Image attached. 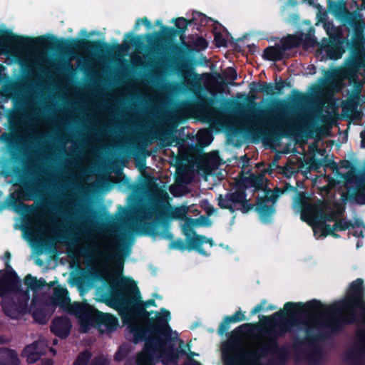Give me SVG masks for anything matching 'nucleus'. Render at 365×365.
<instances>
[{
  "instance_id": "obj_1",
  "label": "nucleus",
  "mask_w": 365,
  "mask_h": 365,
  "mask_svg": "<svg viewBox=\"0 0 365 365\" xmlns=\"http://www.w3.org/2000/svg\"><path fill=\"white\" fill-rule=\"evenodd\" d=\"M162 311L163 315L158 316L157 319H149L145 327L136 323L128 326L134 344L145 341L143 351L136 356L138 365H153L155 356L160 358L164 364L176 365L180 356L186 354L185 349L175 348L173 330L168 324L170 312L166 309Z\"/></svg>"
},
{
  "instance_id": "obj_2",
  "label": "nucleus",
  "mask_w": 365,
  "mask_h": 365,
  "mask_svg": "<svg viewBox=\"0 0 365 365\" xmlns=\"http://www.w3.org/2000/svg\"><path fill=\"white\" fill-rule=\"evenodd\" d=\"M10 47L19 51L49 47L67 53L74 51H86L99 55L110 54L113 50L109 43L101 40L58 38L51 34L29 37L15 34L8 29H0V53H5Z\"/></svg>"
},
{
  "instance_id": "obj_3",
  "label": "nucleus",
  "mask_w": 365,
  "mask_h": 365,
  "mask_svg": "<svg viewBox=\"0 0 365 365\" xmlns=\"http://www.w3.org/2000/svg\"><path fill=\"white\" fill-rule=\"evenodd\" d=\"M324 309L326 317L323 324L330 328L331 334L341 332L345 326L359 322L356 309L365 317V287L364 280L357 278L349 287L345 297L336 302L319 309Z\"/></svg>"
},
{
  "instance_id": "obj_4",
  "label": "nucleus",
  "mask_w": 365,
  "mask_h": 365,
  "mask_svg": "<svg viewBox=\"0 0 365 365\" xmlns=\"http://www.w3.org/2000/svg\"><path fill=\"white\" fill-rule=\"evenodd\" d=\"M322 307L321 301L315 299L306 303L288 302L284 305V311L279 310L272 316H259L260 320L267 324V328L260 329L267 338L263 346H269L272 343L279 344V339L291 331L292 327L304 324L302 319L308 313L318 312Z\"/></svg>"
},
{
  "instance_id": "obj_5",
  "label": "nucleus",
  "mask_w": 365,
  "mask_h": 365,
  "mask_svg": "<svg viewBox=\"0 0 365 365\" xmlns=\"http://www.w3.org/2000/svg\"><path fill=\"white\" fill-rule=\"evenodd\" d=\"M253 106L249 107L247 112L254 117H260L261 115L267 117L268 120L266 125L269 128V132L262 131L260 130H253L251 132L254 135L260 134L264 138L272 139H279L284 137L295 135L298 130V126L291 122H284L282 120V114L288 109V104L284 101L279 102V106L277 107L276 110L279 111L280 115H276L273 110H264L255 107V103L252 102Z\"/></svg>"
},
{
  "instance_id": "obj_6",
  "label": "nucleus",
  "mask_w": 365,
  "mask_h": 365,
  "mask_svg": "<svg viewBox=\"0 0 365 365\" xmlns=\"http://www.w3.org/2000/svg\"><path fill=\"white\" fill-rule=\"evenodd\" d=\"M325 317L326 315L324 313H322L315 320V324L319 327L325 329V330L319 328L317 329L318 331L317 334H314L312 332V327L309 326L307 322L302 320L304 324H300L299 325L302 324L305 326L304 331L306 334V337L304 339L299 338L293 339L292 345L294 349L295 350H298L304 344H307L309 346V350L304 354V358L305 361H307L310 364H315L322 356V348L319 345V343L331 339L339 333L335 332L331 334L330 328L324 325L322 322Z\"/></svg>"
},
{
  "instance_id": "obj_7",
  "label": "nucleus",
  "mask_w": 365,
  "mask_h": 365,
  "mask_svg": "<svg viewBox=\"0 0 365 365\" xmlns=\"http://www.w3.org/2000/svg\"><path fill=\"white\" fill-rule=\"evenodd\" d=\"M71 312L78 319L81 329L86 332L91 327H104L108 331H114L118 326V319L111 314L103 313L88 303L74 302Z\"/></svg>"
},
{
  "instance_id": "obj_8",
  "label": "nucleus",
  "mask_w": 365,
  "mask_h": 365,
  "mask_svg": "<svg viewBox=\"0 0 365 365\" xmlns=\"http://www.w3.org/2000/svg\"><path fill=\"white\" fill-rule=\"evenodd\" d=\"M351 38L346 36V47L349 51V54L345 59L344 66L339 70V75L345 79L346 74L351 64V60L354 59L356 52L364 39L365 34V21L363 15L358 11H354L349 14V18L344 23Z\"/></svg>"
},
{
  "instance_id": "obj_9",
  "label": "nucleus",
  "mask_w": 365,
  "mask_h": 365,
  "mask_svg": "<svg viewBox=\"0 0 365 365\" xmlns=\"http://www.w3.org/2000/svg\"><path fill=\"white\" fill-rule=\"evenodd\" d=\"M117 285L125 291L124 294H120L123 300L126 304L133 307V310L138 317L147 319V322L144 325L139 324L140 326L145 327L149 319H157L158 316L163 315V312L162 311L163 308H162L160 309V313L156 314L155 318L150 317V314L153 313V312H148L146 310V308L138 305L140 299H141V295L135 282L132 278H125L122 277L117 282Z\"/></svg>"
},
{
  "instance_id": "obj_10",
  "label": "nucleus",
  "mask_w": 365,
  "mask_h": 365,
  "mask_svg": "<svg viewBox=\"0 0 365 365\" xmlns=\"http://www.w3.org/2000/svg\"><path fill=\"white\" fill-rule=\"evenodd\" d=\"M195 19H187L184 17L175 18L173 20L176 29L169 27L167 26H162L161 32H153L152 34H146V38L149 45L154 49V51L159 48L160 45L163 42H171L173 38L179 35L180 37L181 43L185 39L184 34L188 26L192 25Z\"/></svg>"
},
{
  "instance_id": "obj_11",
  "label": "nucleus",
  "mask_w": 365,
  "mask_h": 365,
  "mask_svg": "<svg viewBox=\"0 0 365 365\" xmlns=\"http://www.w3.org/2000/svg\"><path fill=\"white\" fill-rule=\"evenodd\" d=\"M11 293H15L18 296L16 299L11 297L2 299L1 306L5 314L11 318L16 319L19 315L29 312V291L22 289L21 281L19 288L11 290Z\"/></svg>"
},
{
  "instance_id": "obj_12",
  "label": "nucleus",
  "mask_w": 365,
  "mask_h": 365,
  "mask_svg": "<svg viewBox=\"0 0 365 365\" xmlns=\"http://www.w3.org/2000/svg\"><path fill=\"white\" fill-rule=\"evenodd\" d=\"M187 212L188 207L186 205L175 207L169 215L163 210L156 209L153 212L155 217L154 220L146 224L145 230L150 235L156 236L158 235V228L160 226L165 225L168 218L184 220V224H186L188 218H192L187 216Z\"/></svg>"
},
{
  "instance_id": "obj_13",
  "label": "nucleus",
  "mask_w": 365,
  "mask_h": 365,
  "mask_svg": "<svg viewBox=\"0 0 365 365\" xmlns=\"http://www.w3.org/2000/svg\"><path fill=\"white\" fill-rule=\"evenodd\" d=\"M325 203L323 200H317L314 203H304L301 207V220L307 222L309 217L314 219L318 223H327V222H334L338 220L337 214L334 210L329 212L324 211Z\"/></svg>"
},
{
  "instance_id": "obj_14",
  "label": "nucleus",
  "mask_w": 365,
  "mask_h": 365,
  "mask_svg": "<svg viewBox=\"0 0 365 365\" xmlns=\"http://www.w3.org/2000/svg\"><path fill=\"white\" fill-rule=\"evenodd\" d=\"M16 115L17 113L14 110H7L10 132H4L0 135V140L6 143L10 158L14 162H19L22 158L19 138L16 133L12 132Z\"/></svg>"
},
{
  "instance_id": "obj_15",
  "label": "nucleus",
  "mask_w": 365,
  "mask_h": 365,
  "mask_svg": "<svg viewBox=\"0 0 365 365\" xmlns=\"http://www.w3.org/2000/svg\"><path fill=\"white\" fill-rule=\"evenodd\" d=\"M116 252L112 255H108L106 252L99 250L96 245L84 248L81 250V255L84 257H92L98 259L113 260L117 267L123 270L124 264V257L129 255L130 250L128 246L123 244L117 245L115 243Z\"/></svg>"
},
{
  "instance_id": "obj_16",
  "label": "nucleus",
  "mask_w": 365,
  "mask_h": 365,
  "mask_svg": "<svg viewBox=\"0 0 365 365\" xmlns=\"http://www.w3.org/2000/svg\"><path fill=\"white\" fill-rule=\"evenodd\" d=\"M188 74L195 80L196 79L197 81L187 82V84L190 85L192 87H196L197 89L195 90L194 88H189V90L194 93L195 100L191 102L185 103L186 106L190 108L200 110H206L210 108L213 103V99L205 94L201 93L202 87L199 83V75L197 73L193 72L192 69L188 71Z\"/></svg>"
},
{
  "instance_id": "obj_17",
  "label": "nucleus",
  "mask_w": 365,
  "mask_h": 365,
  "mask_svg": "<svg viewBox=\"0 0 365 365\" xmlns=\"http://www.w3.org/2000/svg\"><path fill=\"white\" fill-rule=\"evenodd\" d=\"M193 47L182 40V46L173 43L170 48L173 53L174 58L177 60L185 56L187 52H199L205 50L208 46L207 40L202 36H198L192 43Z\"/></svg>"
},
{
  "instance_id": "obj_18",
  "label": "nucleus",
  "mask_w": 365,
  "mask_h": 365,
  "mask_svg": "<svg viewBox=\"0 0 365 365\" xmlns=\"http://www.w3.org/2000/svg\"><path fill=\"white\" fill-rule=\"evenodd\" d=\"M346 48L345 41L328 40L327 38H324L322 40L319 47L320 51L324 53L326 57L331 60L341 58Z\"/></svg>"
},
{
  "instance_id": "obj_19",
  "label": "nucleus",
  "mask_w": 365,
  "mask_h": 365,
  "mask_svg": "<svg viewBox=\"0 0 365 365\" xmlns=\"http://www.w3.org/2000/svg\"><path fill=\"white\" fill-rule=\"evenodd\" d=\"M363 68L365 76V34L364 39L358 48L356 55L346 74L345 79L354 81L358 78L360 69Z\"/></svg>"
},
{
  "instance_id": "obj_20",
  "label": "nucleus",
  "mask_w": 365,
  "mask_h": 365,
  "mask_svg": "<svg viewBox=\"0 0 365 365\" xmlns=\"http://www.w3.org/2000/svg\"><path fill=\"white\" fill-rule=\"evenodd\" d=\"M71 328V322L66 316L54 317L50 325L51 332L61 339H65L69 336Z\"/></svg>"
},
{
  "instance_id": "obj_21",
  "label": "nucleus",
  "mask_w": 365,
  "mask_h": 365,
  "mask_svg": "<svg viewBox=\"0 0 365 365\" xmlns=\"http://www.w3.org/2000/svg\"><path fill=\"white\" fill-rule=\"evenodd\" d=\"M48 304L53 307H59L61 309H66L70 314H73V313L71 312V307L73 304H71L68 291L66 288L61 285H58L54 288L52 297L49 299Z\"/></svg>"
},
{
  "instance_id": "obj_22",
  "label": "nucleus",
  "mask_w": 365,
  "mask_h": 365,
  "mask_svg": "<svg viewBox=\"0 0 365 365\" xmlns=\"http://www.w3.org/2000/svg\"><path fill=\"white\" fill-rule=\"evenodd\" d=\"M19 285L20 279L15 271L4 272L0 282V297L7 298L6 295L11 294V290L19 289Z\"/></svg>"
},
{
  "instance_id": "obj_23",
  "label": "nucleus",
  "mask_w": 365,
  "mask_h": 365,
  "mask_svg": "<svg viewBox=\"0 0 365 365\" xmlns=\"http://www.w3.org/2000/svg\"><path fill=\"white\" fill-rule=\"evenodd\" d=\"M259 358L269 354L276 355L279 362L284 364L290 356L288 348L285 346H279V344L272 343L269 346H262L257 349Z\"/></svg>"
},
{
  "instance_id": "obj_24",
  "label": "nucleus",
  "mask_w": 365,
  "mask_h": 365,
  "mask_svg": "<svg viewBox=\"0 0 365 365\" xmlns=\"http://www.w3.org/2000/svg\"><path fill=\"white\" fill-rule=\"evenodd\" d=\"M269 198L267 196L257 197L256 198V204L255 210L259 214L260 220L263 223L271 222L272 215L275 213L276 210L274 204L267 205Z\"/></svg>"
},
{
  "instance_id": "obj_25",
  "label": "nucleus",
  "mask_w": 365,
  "mask_h": 365,
  "mask_svg": "<svg viewBox=\"0 0 365 365\" xmlns=\"http://www.w3.org/2000/svg\"><path fill=\"white\" fill-rule=\"evenodd\" d=\"M327 8L329 11L335 17L341 19L342 23L349 18V14L353 13L347 9L344 0H328Z\"/></svg>"
},
{
  "instance_id": "obj_26",
  "label": "nucleus",
  "mask_w": 365,
  "mask_h": 365,
  "mask_svg": "<svg viewBox=\"0 0 365 365\" xmlns=\"http://www.w3.org/2000/svg\"><path fill=\"white\" fill-rule=\"evenodd\" d=\"M47 304H49L47 303ZM46 304L42 302L37 303L36 299L34 298L31 304L29 307V313L31 314L34 320L41 324H44L46 322Z\"/></svg>"
},
{
  "instance_id": "obj_27",
  "label": "nucleus",
  "mask_w": 365,
  "mask_h": 365,
  "mask_svg": "<svg viewBox=\"0 0 365 365\" xmlns=\"http://www.w3.org/2000/svg\"><path fill=\"white\" fill-rule=\"evenodd\" d=\"M205 243H208L211 247L215 245L212 238H207L205 235L195 233L192 239L190 240V248H194V250H196L201 255L207 257L209 254L202 247Z\"/></svg>"
},
{
  "instance_id": "obj_28",
  "label": "nucleus",
  "mask_w": 365,
  "mask_h": 365,
  "mask_svg": "<svg viewBox=\"0 0 365 365\" xmlns=\"http://www.w3.org/2000/svg\"><path fill=\"white\" fill-rule=\"evenodd\" d=\"M211 221L208 217L201 215L199 218H188L186 224L182 225V232L185 235H189V234L195 235L194 227L197 226H210Z\"/></svg>"
},
{
  "instance_id": "obj_29",
  "label": "nucleus",
  "mask_w": 365,
  "mask_h": 365,
  "mask_svg": "<svg viewBox=\"0 0 365 365\" xmlns=\"http://www.w3.org/2000/svg\"><path fill=\"white\" fill-rule=\"evenodd\" d=\"M285 52V49L282 46H269L264 48L262 57L270 61H279L284 58Z\"/></svg>"
},
{
  "instance_id": "obj_30",
  "label": "nucleus",
  "mask_w": 365,
  "mask_h": 365,
  "mask_svg": "<svg viewBox=\"0 0 365 365\" xmlns=\"http://www.w3.org/2000/svg\"><path fill=\"white\" fill-rule=\"evenodd\" d=\"M240 175L241 179L238 184L240 187L243 188H247L248 187H255V189H260L262 186L263 175H255L250 174V176H244L243 172L242 171Z\"/></svg>"
},
{
  "instance_id": "obj_31",
  "label": "nucleus",
  "mask_w": 365,
  "mask_h": 365,
  "mask_svg": "<svg viewBox=\"0 0 365 365\" xmlns=\"http://www.w3.org/2000/svg\"><path fill=\"white\" fill-rule=\"evenodd\" d=\"M0 365H20L16 351L6 347L0 348Z\"/></svg>"
},
{
  "instance_id": "obj_32",
  "label": "nucleus",
  "mask_w": 365,
  "mask_h": 365,
  "mask_svg": "<svg viewBox=\"0 0 365 365\" xmlns=\"http://www.w3.org/2000/svg\"><path fill=\"white\" fill-rule=\"evenodd\" d=\"M358 336L361 340V345L356 350L351 352L349 356L353 359L355 365H365L361 359V354L365 353V330L359 332Z\"/></svg>"
},
{
  "instance_id": "obj_33",
  "label": "nucleus",
  "mask_w": 365,
  "mask_h": 365,
  "mask_svg": "<svg viewBox=\"0 0 365 365\" xmlns=\"http://www.w3.org/2000/svg\"><path fill=\"white\" fill-rule=\"evenodd\" d=\"M250 91L251 92H259L269 96L275 95L274 84L272 83L262 81L252 82L250 83Z\"/></svg>"
},
{
  "instance_id": "obj_34",
  "label": "nucleus",
  "mask_w": 365,
  "mask_h": 365,
  "mask_svg": "<svg viewBox=\"0 0 365 365\" xmlns=\"http://www.w3.org/2000/svg\"><path fill=\"white\" fill-rule=\"evenodd\" d=\"M24 282L29 289L34 292L43 288L46 285V282L45 279L42 278L38 279L36 277H33L31 274H28L25 277Z\"/></svg>"
},
{
  "instance_id": "obj_35",
  "label": "nucleus",
  "mask_w": 365,
  "mask_h": 365,
  "mask_svg": "<svg viewBox=\"0 0 365 365\" xmlns=\"http://www.w3.org/2000/svg\"><path fill=\"white\" fill-rule=\"evenodd\" d=\"M303 41L304 38L302 35H288L285 38L282 40V46L286 51L289 49L299 47Z\"/></svg>"
},
{
  "instance_id": "obj_36",
  "label": "nucleus",
  "mask_w": 365,
  "mask_h": 365,
  "mask_svg": "<svg viewBox=\"0 0 365 365\" xmlns=\"http://www.w3.org/2000/svg\"><path fill=\"white\" fill-rule=\"evenodd\" d=\"M242 321V318H238L234 314L231 316H225L217 329L218 334L222 336L225 333H227L230 329V324L231 323H237Z\"/></svg>"
},
{
  "instance_id": "obj_37",
  "label": "nucleus",
  "mask_w": 365,
  "mask_h": 365,
  "mask_svg": "<svg viewBox=\"0 0 365 365\" xmlns=\"http://www.w3.org/2000/svg\"><path fill=\"white\" fill-rule=\"evenodd\" d=\"M325 26L327 34L329 36L328 40H344L346 41V37L343 36L342 31L340 28L334 26L332 23H329L326 24Z\"/></svg>"
},
{
  "instance_id": "obj_38",
  "label": "nucleus",
  "mask_w": 365,
  "mask_h": 365,
  "mask_svg": "<svg viewBox=\"0 0 365 365\" xmlns=\"http://www.w3.org/2000/svg\"><path fill=\"white\" fill-rule=\"evenodd\" d=\"M363 222L360 220H356L354 223L351 221L347 220L344 218L338 219L334 225L335 231H345L349 228H354L355 226L360 227Z\"/></svg>"
},
{
  "instance_id": "obj_39",
  "label": "nucleus",
  "mask_w": 365,
  "mask_h": 365,
  "mask_svg": "<svg viewBox=\"0 0 365 365\" xmlns=\"http://www.w3.org/2000/svg\"><path fill=\"white\" fill-rule=\"evenodd\" d=\"M193 234H189V235H185L186 237L187 244L182 239L179 238L176 240L172 241L170 244V247L171 249L178 250L180 251L187 250H193L194 248H190V240L192 239Z\"/></svg>"
},
{
  "instance_id": "obj_40",
  "label": "nucleus",
  "mask_w": 365,
  "mask_h": 365,
  "mask_svg": "<svg viewBox=\"0 0 365 365\" xmlns=\"http://www.w3.org/2000/svg\"><path fill=\"white\" fill-rule=\"evenodd\" d=\"M227 197H230V201H231L232 204H240L247 197V193L245 188L239 186L235 192H227Z\"/></svg>"
},
{
  "instance_id": "obj_41",
  "label": "nucleus",
  "mask_w": 365,
  "mask_h": 365,
  "mask_svg": "<svg viewBox=\"0 0 365 365\" xmlns=\"http://www.w3.org/2000/svg\"><path fill=\"white\" fill-rule=\"evenodd\" d=\"M26 350L29 352L27 356V361L29 363H35L43 354L42 351L38 350L36 342L34 343L32 346H26Z\"/></svg>"
},
{
  "instance_id": "obj_42",
  "label": "nucleus",
  "mask_w": 365,
  "mask_h": 365,
  "mask_svg": "<svg viewBox=\"0 0 365 365\" xmlns=\"http://www.w3.org/2000/svg\"><path fill=\"white\" fill-rule=\"evenodd\" d=\"M91 358L92 354L90 351H82L77 355L72 365H89Z\"/></svg>"
},
{
  "instance_id": "obj_43",
  "label": "nucleus",
  "mask_w": 365,
  "mask_h": 365,
  "mask_svg": "<svg viewBox=\"0 0 365 365\" xmlns=\"http://www.w3.org/2000/svg\"><path fill=\"white\" fill-rule=\"evenodd\" d=\"M218 206L221 209H227L231 213H234L236 210L235 207L232 205V202L230 201V197H227V193L225 195H220L217 197Z\"/></svg>"
},
{
  "instance_id": "obj_44",
  "label": "nucleus",
  "mask_w": 365,
  "mask_h": 365,
  "mask_svg": "<svg viewBox=\"0 0 365 365\" xmlns=\"http://www.w3.org/2000/svg\"><path fill=\"white\" fill-rule=\"evenodd\" d=\"M191 19H195L194 22H192V25L193 24L198 26H205L211 20V19L207 17L205 14L198 11H193Z\"/></svg>"
},
{
  "instance_id": "obj_45",
  "label": "nucleus",
  "mask_w": 365,
  "mask_h": 365,
  "mask_svg": "<svg viewBox=\"0 0 365 365\" xmlns=\"http://www.w3.org/2000/svg\"><path fill=\"white\" fill-rule=\"evenodd\" d=\"M294 187L291 186L289 183H287L284 186V189H280V188H278V187H276L272 191V193L271 194L270 196H267V198H269V201H272V204H274L276 200H277V198L282 195L283 194L285 191H287V190H294Z\"/></svg>"
},
{
  "instance_id": "obj_46",
  "label": "nucleus",
  "mask_w": 365,
  "mask_h": 365,
  "mask_svg": "<svg viewBox=\"0 0 365 365\" xmlns=\"http://www.w3.org/2000/svg\"><path fill=\"white\" fill-rule=\"evenodd\" d=\"M213 34H214V42H215V46L217 48L227 47V41L224 38L223 35L220 32L216 31L215 29H214Z\"/></svg>"
},
{
  "instance_id": "obj_47",
  "label": "nucleus",
  "mask_w": 365,
  "mask_h": 365,
  "mask_svg": "<svg viewBox=\"0 0 365 365\" xmlns=\"http://www.w3.org/2000/svg\"><path fill=\"white\" fill-rule=\"evenodd\" d=\"M291 84L290 82L287 80H282L279 79L278 82L276 81L275 85H274V90H276L275 95L276 94H280L282 93V89L284 87H290Z\"/></svg>"
},
{
  "instance_id": "obj_48",
  "label": "nucleus",
  "mask_w": 365,
  "mask_h": 365,
  "mask_svg": "<svg viewBox=\"0 0 365 365\" xmlns=\"http://www.w3.org/2000/svg\"><path fill=\"white\" fill-rule=\"evenodd\" d=\"M90 362L91 365H110L109 360L103 355L95 356Z\"/></svg>"
},
{
  "instance_id": "obj_49",
  "label": "nucleus",
  "mask_w": 365,
  "mask_h": 365,
  "mask_svg": "<svg viewBox=\"0 0 365 365\" xmlns=\"http://www.w3.org/2000/svg\"><path fill=\"white\" fill-rule=\"evenodd\" d=\"M351 197L359 205L365 204V192L357 191L351 195Z\"/></svg>"
},
{
  "instance_id": "obj_50",
  "label": "nucleus",
  "mask_w": 365,
  "mask_h": 365,
  "mask_svg": "<svg viewBox=\"0 0 365 365\" xmlns=\"http://www.w3.org/2000/svg\"><path fill=\"white\" fill-rule=\"evenodd\" d=\"M61 71L68 75H72L74 73V68L73 64L69 61H65L61 66Z\"/></svg>"
},
{
  "instance_id": "obj_51",
  "label": "nucleus",
  "mask_w": 365,
  "mask_h": 365,
  "mask_svg": "<svg viewBox=\"0 0 365 365\" xmlns=\"http://www.w3.org/2000/svg\"><path fill=\"white\" fill-rule=\"evenodd\" d=\"M318 225L321 227L322 235L324 237H327L329 235L332 231H335L334 225L331 227L327 223H318Z\"/></svg>"
},
{
  "instance_id": "obj_52",
  "label": "nucleus",
  "mask_w": 365,
  "mask_h": 365,
  "mask_svg": "<svg viewBox=\"0 0 365 365\" xmlns=\"http://www.w3.org/2000/svg\"><path fill=\"white\" fill-rule=\"evenodd\" d=\"M241 205L240 210L242 213H247L251 211L254 207L255 208V205L249 202L247 197L245 198L242 202L240 203Z\"/></svg>"
},
{
  "instance_id": "obj_53",
  "label": "nucleus",
  "mask_w": 365,
  "mask_h": 365,
  "mask_svg": "<svg viewBox=\"0 0 365 365\" xmlns=\"http://www.w3.org/2000/svg\"><path fill=\"white\" fill-rule=\"evenodd\" d=\"M225 74L228 78H230L232 81H235L237 78V73L235 68L233 67H228L226 69ZM230 85H235V83H230Z\"/></svg>"
},
{
  "instance_id": "obj_54",
  "label": "nucleus",
  "mask_w": 365,
  "mask_h": 365,
  "mask_svg": "<svg viewBox=\"0 0 365 365\" xmlns=\"http://www.w3.org/2000/svg\"><path fill=\"white\" fill-rule=\"evenodd\" d=\"M130 39V43L138 46L139 43H140V36H134L132 32L127 33L125 34V39Z\"/></svg>"
},
{
  "instance_id": "obj_55",
  "label": "nucleus",
  "mask_w": 365,
  "mask_h": 365,
  "mask_svg": "<svg viewBox=\"0 0 365 365\" xmlns=\"http://www.w3.org/2000/svg\"><path fill=\"white\" fill-rule=\"evenodd\" d=\"M292 93H293V101L295 103H297V104L301 103L304 101L305 96L304 93H302L295 89L292 91Z\"/></svg>"
},
{
  "instance_id": "obj_56",
  "label": "nucleus",
  "mask_w": 365,
  "mask_h": 365,
  "mask_svg": "<svg viewBox=\"0 0 365 365\" xmlns=\"http://www.w3.org/2000/svg\"><path fill=\"white\" fill-rule=\"evenodd\" d=\"M6 271L5 272H12L14 271L10 265V259H11V253L9 251H6L4 257Z\"/></svg>"
},
{
  "instance_id": "obj_57",
  "label": "nucleus",
  "mask_w": 365,
  "mask_h": 365,
  "mask_svg": "<svg viewBox=\"0 0 365 365\" xmlns=\"http://www.w3.org/2000/svg\"><path fill=\"white\" fill-rule=\"evenodd\" d=\"M311 167L314 170L319 169L323 166V160L321 159H317L315 158H312L310 163Z\"/></svg>"
},
{
  "instance_id": "obj_58",
  "label": "nucleus",
  "mask_w": 365,
  "mask_h": 365,
  "mask_svg": "<svg viewBox=\"0 0 365 365\" xmlns=\"http://www.w3.org/2000/svg\"><path fill=\"white\" fill-rule=\"evenodd\" d=\"M267 302L265 299H263L259 304L256 305L251 311V315H255L259 312L260 311L264 309V307L266 304Z\"/></svg>"
},
{
  "instance_id": "obj_59",
  "label": "nucleus",
  "mask_w": 365,
  "mask_h": 365,
  "mask_svg": "<svg viewBox=\"0 0 365 365\" xmlns=\"http://www.w3.org/2000/svg\"><path fill=\"white\" fill-rule=\"evenodd\" d=\"M138 305L143 307L145 308L150 307V306L157 307L155 301L153 299H150L145 302H143V301H141V299H140V302H138Z\"/></svg>"
},
{
  "instance_id": "obj_60",
  "label": "nucleus",
  "mask_w": 365,
  "mask_h": 365,
  "mask_svg": "<svg viewBox=\"0 0 365 365\" xmlns=\"http://www.w3.org/2000/svg\"><path fill=\"white\" fill-rule=\"evenodd\" d=\"M344 178L346 182H353L355 179L356 180V176L354 172L349 170L344 174Z\"/></svg>"
},
{
  "instance_id": "obj_61",
  "label": "nucleus",
  "mask_w": 365,
  "mask_h": 365,
  "mask_svg": "<svg viewBox=\"0 0 365 365\" xmlns=\"http://www.w3.org/2000/svg\"><path fill=\"white\" fill-rule=\"evenodd\" d=\"M356 184L358 191L365 192V178H357Z\"/></svg>"
},
{
  "instance_id": "obj_62",
  "label": "nucleus",
  "mask_w": 365,
  "mask_h": 365,
  "mask_svg": "<svg viewBox=\"0 0 365 365\" xmlns=\"http://www.w3.org/2000/svg\"><path fill=\"white\" fill-rule=\"evenodd\" d=\"M321 160H323L324 167H336V163L333 160L329 159L327 155Z\"/></svg>"
},
{
  "instance_id": "obj_63",
  "label": "nucleus",
  "mask_w": 365,
  "mask_h": 365,
  "mask_svg": "<svg viewBox=\"0 0 365 365\" xmlns=\"http://www.w3.org/2000/svg\"><path fill=\"white\" fill-rule=\"evenodd\" d=\"M182 365H202L199 361L191 357H188L187 361Z\"/></svg>"
},
{
  "instance_id": "obj_64",
  "label": "nucleus",
  "mask_w": 365,
  "mask_h": 365,
  "mask_svg": "<svg viewBox=\"0 0 365 365\" xmlns=\"http://www.w3.org/2000/svg\"><path fill=\"white\" fill-rule=\"evenodd\" d=\"M140 21L142 22V24L148 29H150L151 27V23L147 17L140 19Z\"/></svg>"
}]
</instances>
